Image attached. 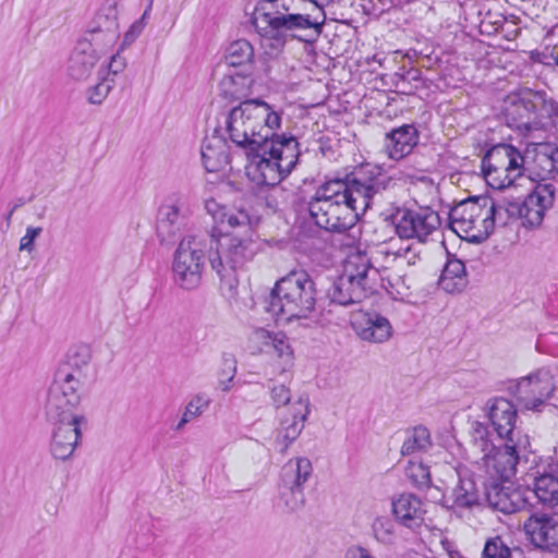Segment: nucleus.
I'll use <instances>...</instances> for the list:
<instances>
[{
  "instance_id": "obj_1",
  "label": "nucleus",
  "mask_w": 558,
  "mask_h": 558,
  "mask_svg": "<svg viewBox=\"0 0 558 558\" xmlns=\"http://www.w3.org/2000/svg\"><path fill=\"white\" fill-rule=\"evenodd\" d=\"M395 184L380 167L367 165L352 178L322 184L308 202L307 210L320 229L342 233L355 226L360 211H365L377 195Z\"/></svg>"
},
{
  "instance_id": "obj_2",
  "label": "nucleus",
  "mask_w": 558,
  "mask_h": 558,
  "mask_svg": "<svg viewBox=\"0 0 558 558\" xmlns=\"http://www.w3.org/2000/svg\"><path fill=\"white\" fill-rule=\"evenodd\" d=\"M251 22L260 36L265 54L271 58L264 71L275 80L272 70L280 65L278 56L287 41H315L322 34L326 14L316 0H258Z\"/></svg>"
},
{
  "instance_id": "obj_3",
  "label": "nucleus",
  "mask_w": 558,
  "mask_h": 558,
  "mask_svg": "<svg viewBox=\"0 0 558 558\" xmlns=\"http://www.w3.org/2000/svg\"><path fill=\"white\" fill-rule=\"evenodd\" d=\"M282 111L262 99H247L233 107L226 117L229 142L244 154L267 148L278 134Z\"/></svg>"
},
{
  "instance_id": "obj_4",
  "label": "nucleus",
  "mask_w": 558,
  "mask_h": 558,
  "mask_svg": "<svg viewBox=\"0 0 558 558\" xmlns=\"http://www.w3.org/2000/svg\"><path fill=\"white\" fill-rule=\"evenodd\" d=\"M317 290L304 270H292L279 279L266 301V311L276 319L307 318L314 311Z\"/></svg>"
},
{
  "instance_id": "obj_5",
  "label": "nucleus",
  "mask_w": 558,
  "mask_h": 558,
  "mask_svg": "<svg viewBox=\"0 0 558 558\" xmlns=\"http://www.w3.org/2000/svg\"><path fill=\"white\" fill-rule=\"evenodd\" d=\"M265 149L245 154L246 173L259 185L275 186L287 178L299 162L300 144L293 135L280 134Z\"/></svg>"
},
{
  "instance_id": "obj_6",
  "label": "nucleus",
  "mask_w": 558,
  "mask_h": 558,
  "mask_svg": "<svg viewBox=\"0 0 558 558\" xmlns=\"http://www.w3.org/2000/svg\"><path fill=\"white\" fill-rule=\"evenodd\" d=\"M379 269L374 267L366 253L350 254L344 264L342 275L328 291L332 303L349 306L361 303L369 294L377 291Z\"/></svg>"
},
{
  "instance_id": "obj_7",
  "label": "nucleus",
  "mask_w": 558,
  "mask_h": 558,
  "mask_svg": "<svg viewBox=\"0 0 558 558\" xmlns=\"http://www.w3.org/2000/svg\"><path fill=\"white\" fill-rule=\"evenodd\" d=\"M217 242L216 230L202 234L184 236L174 254L172 262L173 281L183 290H194L202 282L206 264V255L214 250Z\"/></svg>"
},
{
  "instance_id": "obj_8",
  "label": "nucleus",
  "mask_w": 558,
  "mask_h": 558,
  "mask_svg": "<svg viewBox=\"0 0 558 558\" xmlns=\"http://www.w3.org/2000/svg\"><path fill=\"white\" fill-rule=\"evenodd\" d=\"M223 243L217 234V242L209 253V263L221 281L235 283L236 271L250 263L256 253L255 243L250 239L225 236Z\"/></svg>"
},
{
  "instance_id": "obj_9",
  "label": "nucleus",
  "mask_w": 558,
  "mask_h": 558,
  "mask_svg": "<svg viewBox=\"0 0 558 558\" xmlns=\"http://www.w3.org/2000/svg\"><path fill=\"white\" fill-rule=\"evenodd\" d=\"M482 172L492 187L508 189L523 173V155L511 145H496L484 155Z\"/></svg>"
},
{
  "instance_id": "obj_10",
  "label": "nucleus",
  "mask_w": 558,
  "mask_h": 558,
  "mask_svg": "<svg viewBox=\"0 0 558 558\" xmlns=\"http://www.w3.org/2000/svg\"><path fill=\"white\" fill-rule=\"evenodd\" d=\"M496 208L493 204L488 208L481 207L476 201L465 199L449 213L451 228L457 233H463L470 242L484 241L494 228Z\"/></svg>"
},
{
  "instance_id": "obj_11",
  "label": "nucleus",
  "mask_w": 558,
  "mask_h": 558,
  "mask_svg": "<svg viewBox=\"0 0 558 558\" xmlns=\"http://www.w3.org/2000/svg\"><path fill=\"white\" fill-rule=\"evenodd\" d=\"M539 134H525V172L532 182L558 174V146Z\"/></svg>"
},
{
  "instance_id": "obj_12",
  "label": "nucleus",
  "mask_w": 558,
  "mask_h": 558,
  "mask_svg": "<svg viewBox=\"0 0 558 558\" xmlns=\"http://www.w3.org/2000/svg\"><path fill=\"white\" fill-rule=\"evenodd\" d=\"M396 233L401 239H416L426 242L439 228L441 221L437 211L429 207L398 209L392 216Z\"/></svg>"
},
{
  "instance_id": "obj_13",
  "label": "nucleus",
  "mask_w": 558,
  "mask_h": 558,
  "mask_svg": "<svg viewBox=\"0 0 558 558\" xmlns=\"http://www.w3.org/2000/svg\"><path fill=\"white\" fill-rule=\"evenodd\" d=\"M187 217L185 197L181 194L169 196L158 211L157 234L160 242H172L185 228Z\"/></svg>"
},
{
  "instance_id": "obj_14",
  "label": "nucleus",
  "mask_w": 558,
  "mask_h": 558,
  "mask_svg": "<svg viewBox=\"0 0 558 558\" xmlns=\"http://www.w3.org/2000/svg\"><path fill=\"white\" fill-rule=\"evenodd\" d=\"M557 107L545 92L525 88V134L546 133L553 126Z\"/></svg>"
},
{
  "instance_id": "obj_15",
  "label": "nucleus",
  "mask_w": 558,
  "mask_h": 558,
  "mask_svg": "<svg viewBox=\"0 0 558 558\" xmlns=\"http://www.w3.org/2000/svg\"><path fill=\"white\" fill-rule=\"evenodd\" d=\"M351 326L363 341L384 343L392 337L389 319L377 312L359 311L352 314Z\"/></svg>"
},
{
  "instance_id": "obj_16",
  "label": "nucleus",
  "mask_w": 558,
  "mask_h": 558,
  "mask_svg": "<svg viewBox=\"0 0 558 558\" xmlns=\"http://www.w3.org/2000/svg\"><path fill=\"white\" fill-rule=\"evenodd\" d=\"M82 416H68V421L56 422L52 433L50 452L53 458L65 461L70 459L81 438Z\"/></svg>"
},
{
  "instance_id": "obj_17",
  "label": "nucleus",
  "mask_w": 558,
  "mask_h": 558,
  "mask_svg": "<svg viewBox=\"0 0 558 558\" xmlns=\"http://www.w3.org/2000/svg\"><path fill=\"white\" fill-rule=\"evenodd\" d=\"M310 414V402L308 399H299L292 405L291 417L281 420L280 427L278 429L275 439V449L286 454L290 445L296 440L301 432L304 428V422Z\"/></svg>"
},
{
  "instance_id": "obj_18",
  "label": "nucleus",
  "mask_w": 558,
  "mask_h": 558,
  "mask_svg": "<svg viewBox=\"0 0 558 558\" xmlns=\"http://www.w3.org/2000/svg\"><path fill=\"white\" fill-rule=\"evenodd\" d=\"M488 418L500 439L520 440V430H514L517 410L511 401L495 398L487 402Z\"/></svg>"
},
{
  "instance_id": "obj_19",
  "label": "nucleus",
  "mask_w": 558,
  "mask_h": 558,
  "mask_svg": "<svg viewBox=\"0 0 558 558\" xmlns=\"http://www.w3.org/2000/svg\"><path fill=\"white\" fill-rule=\"evenodd\" d=\"M525 535L537 548L558 547V520L548 514H533L525 522Z\"/></svg>"
},
{
  "instance_id": "obj_20",
  "label": "nucleus",
  "mask_w": 558,
  "mask_h": 558,
  "mask_svg": "<svg viewBox=\"0 0 558 558\" xmlns=\"http://www.w3.org/2000/svg\"><path fill=\"white\" fill-rule=\"evenodd\" d=\"M418 143V132L413 124H403L388 132L385 137V151L392 160H401L410 155Z\"/></svg>"
},
{
  "instance_id": "obj_21",
  "label": "nucleus",
  "mask_w": 558,
  "mask_h": 558,
  "mask_svg": "<svg viewBox=\"0 0 558 558\" xmlns=\"http://www.w3.org/2000/svg\"><path fill=\"white\" fill-rule=\"evenodd\" d=\"M425 512L422 500L413 494H402L392 501L396 521L409 530L416 531L423 525Z\"/></svg>"
},
{
  "instance_id": "obj_22",
  "label": "nucleus",
  "mask_w": 558,
  "mask_h": 558,
  "mask_svg": "<svg viewBox=\"0 0 558 558\" xmlns=\"http://www.w3.org/2000/svg\"><path fill=\"white\" fill-rule=\"evenodd\" d=\"M100 57L87 41H77L72 50L66 65L68 74L75 81H85L93 73Z\"/></svg>"
},
{
  "instance_id": "obj_23",
  "label": "nucleus",
  "mask_w": 558,
  "mask_h": 558,
  "mask_svg": "<svg viewBox=\"0 0 558 558\" xmlns=\"http://www.w3.org/2000/svg\"><path fill=\"white\" fill-rule=\"evenodd\" d=\"M554 189L549 184H535L525 196V228L541 226L545 211L553 205Z\"/></svg>"
},
{
  "instance_id": "obj_24",
  "label": "nucleus",
  "mask_w": 558,
  "mask_h": 558,
  "mask_svg": "<svg viewBox=\"0 0 558 558\" xmlns=\"http://www.w3.org/2000/svg\"><path fill=\"white\" fill-rule=\"evenodd\" d=\"M555 389L553 376L548 369H538L525 377V410L539 411L538 407L550 398Z\"/></svg>"
},
{
  "instance_id": "obj_25",
  "label": "nucleus",
  "mask_w": 558,
  "mask_h": 558,
  "mask_svg": "<svg viewBox=\"0 0 558 558\" xmlns=\"http://www.w3.org/2000/svg\"><path fill=\"white\" fill-rule=\"evenodd\" d=\"M519 441L518 439L512 441L506 440L502 449L496 448L490 456L484 458L487 468H493L501 481H510L515 474L517 464L520 459L517 450Z\"/></svg>"
},
{
  "instance_id": "obj_26",
  "label": "nucleus",
  "mask_w": 558,
  "mask_h": 558,
  "mask_svg": "<svg viewBox=\"0 0 558 558\" xmlns=\"http://www.w3.org/2000/svg\"><path fill=\"white\" fill-rule=\"evenodd\" d=\"M313 473L310 459L299 457L290 459L281 469L280 484L283 487H303Z\"/></svg>"
},
{
  "instance_id": "obj_27",
  "label": "nucleus",
  "mask_w": 558,
  "mask_h": 558,
  "mask_svg": "<svg viewBox=\"0 0 558 558\" xmlns=\"http://www.w3.org/2000/svg\"><path fill=\"white\" fill-rule=\"evenodd\" d=\"M228 142V137L220 138L215 135L207 137L203 142L201 151L202 160L204 168L208 172H216L228 162V154L226 151Z\"/></svg>"
},
{
  "instance_id": "obj_28",
  "label": "nucleus",
  "mask_w": 558,
  "mask_h": 558,
  "mask_svg": "<svg viewBox=\"0 0 558 558\" xmlns=\"http://www.w3.org/2000/svg\"><path fill=\"white\" fill-rule=\"evenodd\" d=\"M118 4L119 0H106L89 22L86 32L107 33L110 38L113 33H119Z\"/></svg>"
},
{
  "instance_id": "obj_29",
  "label": "nucleus",
  "mask_w": 558,
  "mask_h": 558,
  "mask_svg": "<svg viewBox=\"0 0 558 558\" xmlns=\"http://www.w3.org/2000/svg\"><path fill=\"white\" fill-rule=\"evenodd\" d=\"M468 286L465 265L458 258L449 259L439 278V287L448 293H460Z\"/></svg>"
},
{
  "instance_id": "obj_30",
  "label": "nucleus",
  "mask_w": 558,
  "mask_h": 558,
  "mask_svg": "<svg viewBox=\"0 0 558 558\" xmlns=\"http://www.w3.org/2000/svg\"><path fill=\"white\" fill-rule=\"evenodd\" d=\"M533 477V494L542 505L554 508L558 506V477L550 473H529Z\"/></svg>"
},
{
  "instance_id": "obj_31",
  "label": "nucleus",
  "mask_w": 558,
  "mask_h": 558,
  "mask_svg": "<svg viewBox=\"0 0 558 558\" xmlns=\"http://www.w3.org/2000/svg\"><path fill=\"white\" fill-rule=\"evenodd\" d=\"M253 340L260 342V351L266 353H276L279 357L291 361L292 351L288 339L282 333H270L269 331L258 328L253 332Z\"/></svg>"
},
{
  "instance_id": "obj_32",
  "label": "nucleus",
  "mask_w": 558,
  "mask_h": 558,
  "mask_svg": "<svg viewBox=\"0 0 558 558\" xmlns=\"http://www.w3.org/2000/svg\"><path fill=\"white\" fill-rule=\"evenodd\" d=\"M61 393L63 392L58 386H50L47 396L46 413L54 422L68 421V416H76L72 413V409L76 403L70 402L69 398Z\"/></svg>"
},
{
  "instance_id": "obj_33",
  "label": "nucleus",
  "mask_w": 558,
  "mask_h": 558,
  "mask_svg": "<svg viewBox=\"0 0 558 558\" xmlns=\"http://www.w3.org/2000/svg\"><path fill=\"white\" fill-rule=\"evenodd\" d=\"M489 505L504 513H514L523 508V496L520 492L508 493L504 488L494 487L487 493Z\"/></svg>"
},
{
  "instance_id": "obj_34",
  "label": "nucleus",
  "mask_w": 558,
  "mask_h": 558,
  "mask_svg": "<svg viewBox=\"0 0 558 558\" xmlns=\"http://www.w3.org/2000/svg\"><path fill=\"white\" fill-rule=\"evenodd\" d=\"M223 58L228 66H251L255 58V52L248 40L238 39L227 47Z\"/></svg>"
},
{
  "instance_id": "obj_35",
  "label": "nucleus",
  "mask_w": 558,
  "mask_h": 558,
  "mask_svg": "<svg viewBox=\"0 0 558 558\" xmlns=\"http://www.w3.org/2000/svg\"><path fill=\"white\" fill-rule=\"evenodd\" d=\"M430 447L432 438L429 430L425 426L418 425L407 432L401 447V454L415 456L426 452Z\"/></svg>"
},
{
  "instance_id": "obj_36",
  "label": "nucleus",
  "mask_w": 558,
  "mask_h": 558,
  "mask_svg": "<svg viewBox=\"0 0 558 558\" xmlns=\"http://www.w3.org/2000/svg\"><path fill=\"white\" fill-rule=\"evenodd\" d=\"M452 507L472 508L480 504V493L472 478H460L451 493Z\"/></svg>"
},
{
  "instance_id": "obj_37",
  "label": "nucleus",
  "mask_w": 558,
  "mask_h": 558,
  "mask_svg": "<svg viewBox=\"0 0 558 558\" xmlns=\"http://www.w3.org/2000/svg\"><path fill=\"white\" fill-rule=\"evenodd\" d=\"M51 386H58L59 389L64 392L61 393L69 398L70 402H80V390L81 384V371L68 372L66 369H59Z\"/></svg>"
},
{
  "instance_id": "obj_38",
  "label": "nucleus",
  "mask_w": 558,
  "mask_h": 558,
  "mask_svg": "<svg viewBox=\"0 0 558 558\" xmlns=\"http://www.w3.org/2000/svg\"><path fill=\"white\" fill-rule=\"evenodd\" d=\"M219 92L226 99L238 100L246 96L247 84L244 75H225L219 82Z\"/></svg>"
},
{
  "instance_id": "obj_39",
  "label": "nucleus",
  "mask_w": 558,
  "mask_h": 558,
  "mask_svg": "<svg viewBox=\"0 0 558 558\" xmlns=\"http://www.w3.org/2000/svg\"><path fill=\"white\" fill-rule=\"evenodd\" d=\"M210 400L203 393L195 395L185 405L184 412L173 429L181 432L184 426L201 416L209 407Z\"/></svg>"
},
{
  "instance_id": "obj_40",
  "label": "nucleus",
  "mask_w": 558,
  "mask_h": 558,
  "mask_svg": "<svg viewBox=\"0 0 558 558\" xmlns=\"http://www.w3.org/2000/svg\"><path fill=\"white\" fill-rule=\"evenodd\" d=\"M374 537L377 542L391 545L397 539L396 522L388 517H378L372 524Z\"/></svg>"
},
{
  "instance_id": "obj_41",
  "label": "nucleus",
  "mask_w": 558,
  "mask_h": 558,
  "mask_svg": "<svg viewBox=\"0 0 558 558\" xmlns=\"http://www.w3.org/2000/svg\"><path fill=\"white\" fill-rule=\"evenodd\" d=\"M280 501L284 511L292 513L301 510L305 504L304 487H283L280 484Z\"/></svg>"
},
{
  "instance_id": "obj_42",
  "label": "nucleus",
  "mask_w": 558,
  "mask_h": 558,
  "mask_svg": "<svg viewBox=\"0 0 558 558\" xmlns=\"http://www.w3.org/2000/svg\"><path fill=\"white\" fill-rule=\"evenodd\" d=\"M488 427L481 422H474L472 425V439L474 445L483 452L484 458L490 456L496 450V445L490 438Z\"/></svg>"
},
{
  "instance_id": "obj_43",
  "label": "nucleus",
  "mask_w": 558,
  "mask_h": 558,
  "mask_svg": "<svg viewBox=\"0 0 558 558\" xmlns=\"http://www.w3.org/2000/svg\"><path fill=\"white\" fill-rule=\"evenodd\" d=\"M114 86V80L109 75L99 77L97 84L87 89V100L93 105H100L108 97Z\"/></svg>"
},
{
  "instance_id": "obj_44",
  "label": "nucleus",
  "mask_w": 558,
  "mask_h": 558,
  "mask_svg": "<svg viewBox=\"0 0 558 558\" xmlns=\"http://www.w3.org/2000/svg\"><path fill=\"white\" fill-rule=\"evenodd\" d=\"M519 550V548H513ZM483 558H512V549L500 536L489 537L485 542Z\"/></svg>"
},
{
  "instance_id": "obj_45",
  "label": "nucleus",
  "mask_w": 558,
  "mask_h": 558,
  "mask_svg": "<svg viewBox=\"0 0 558 558\" xmlns=\"http://www.w3.org/2000/svg\"><path fill=\"white\" fill-rule=\"evenodd\" d=\"M495 208L496 214L504 210L509 219L518 220L522 217L523 199L521 195H514L511 191H508L501 203L498 206H495Z\"/></svg>"
},
{
  "instance_id": "obj_46",
  "label": "nucleus",
  "mask_w": 558,
  "mask_h": 558,
  "mask_svg": "<svg viewBox=\"0 0 558 558\" xmlns=\"http://www.w3.org/2000/svg\"><path fill=\"white\" fill-rule=\"evenodd\" d=\"M119 37V33H113L112 38L107 33L100 32H86V36L80 41H87L90 44L94 51H99V57L108 48L112 47Z\"/></svg>"
},
{
  "instance_id": "obj_47",
  "label": "nucleus",
  "mask_w": 558,
  "mask_h": 558,
  "mask_svg": "<svg viewBox=\"0 0 558 558\" xmlns=\"http://www.w3.org/2000/svg\"><path fill=\"white\" fill-rule=\"evenodd\" d=\"M252 219L244 209L227 210L225 214V225L231 229H239L243 232L251 231Z\"/></svg>"
},
{
  "instance_id": "obj_48",
  "label": "nucleus",
  "mask_w": 558,
  "mask_h": 558,
  "mask_svg": "<svg viewBox=\"0 0 558 558\" xmlns=\"http://www.w3.org/2000/svg\"><path fill=\"white\" fill-rule=\"evenodd\" d=\"M378 288H384L391 294L396 293L397 295L402 296L407 294L408 290L410 289V286L405 283V278L403 277L398 276L396 278H385L379 271L377 289Z\"/></svg>"
},
{
  "instance_id": "obj_49",
  "label": "nucleus",
  "mask_w": 558,
  "mask_h": 558,
  "mask_svg": "<svg viewBox=\"0 0 558 558\" xmlns=\"http://www.w3.org/2000/svg\"><path fill=\"white\" fill-rule=\"evenodd\" d=\"M407 475L417 487H426L430 483L428 468L422 463L410 462L407 468Z\"/></svg>"
},
{
  "instance_id": "obj_50",
  "label": "nucleus",
  "mask_w": 558,
  "mask_h": 558,
  "mask_svg": "<svg viewBox=\"0 0 558 558\" xmlns=\"http://www.w3.org/2000/svg\"><path fill=\"white\" fill-rule=\"evenodd\" d=\"M68 357L70 365L75 367V371H80L82 366H86L89 363L92 359L90 349L89 347L83 344L74 347L69 352Z\"/></svg>"
},
{
  "instance_id": "obj_51",
  "label": "nucleus",
  "mask_w": 558,
  "mask_h": 558,
  "mask_svg": "<svg viewBox=\"0 0 558 558\" xmlns=\"http://www.w3.org/2000/svg\"><path fill=\"white\" fill-rule=\"evenodd\" d=\"M223 364L229 368V377H220L219 379V388L227 392L231 389L233 378L236 374V361L232 354H223L222 356Z\"/></svg>"
},
{
  "instance_id": "obj_52",
  "label": "nucleus",
  "mask_w": 558,
  "mask_h": 558,
  "mask_svg": "<svg viewBox=\"0 0 558 558\" xmlns=\"http://www.w3.org/2000/svg\"><path fill=\"white\" fill-rule=\"evenodd\" d=\"M40 227H27L25 234L20 240V251L32 252L34 250V242L41 233Z\"/></svg>"
},
{
  "instance_id": "obj_53",
  "label": "nucleus",
  "mask_w": 558,
  "mask_h": 558,
  "mask_svg": "<svg viewBox=\"0 0 558 558\" xmlns=\"http://www.w3.org/2000/svg\"><path fill=\"white\" fill-rule=\"evenodd\" d=\"M205 209L208 215H210L215 222L225 225V214L227 211L226 207L221 206L218 202L210 198L205 202Z\"/></svg>"
},
{
  "instance_id": "obj_54",
  "label": "nucleus",
  "mask_w": 558,
  "mask_h": 558,
  "mask_svg": "<svg viewBox=\"0 0 558 558\" xmlns=\"http://www.w3.org/2000/svg\"><path fill=\"white\" fill-rule=\"evenodd\" d=\"M144 28L145 26H143L142 21H134L129 29L124 33L121 49L131 46L143 33Z\"/></svg>"
},
{
  "instance_id": "obj_55",
  "label": "nucleus",
  "mask_w": 558,
  "mask_h": 558,
  "mask_svg": "<svg viewBox=\"0 0 558 558\" xmlns=\"http://www.w3.org/2000/svg\"><path fill=\"white\" fill-rule=\"evenodd\" d=\"M271 398L276 407L286 405L291 400L289 388L284 385L271 387Z\"/></svg>"
},
{
  "instance_id": "obj_56",
  "label": "nucleus",
  "mask_w": 558,
  "mask_h": 558,
  "mask_svg": "<svg viewBox=\"0 0 558 558\" xmlns=\"http://www.w3.org/2000/svg\"><path fill=\"white\" fill-rule=\"evenodd\" d=\"M126 66V60L124 57L120 54V52H117L116 54L111 56L110 61L107 65L108 73L106 75H109V77L114 76L119 73H121Z\"/></svg>"
},
{
  "instance_id": "obj_57",
  "label": "nucleus",
  "mask_w": 558,
  "mask_h": 558,
  "mask_svg": "<svg viewBox=\"0 0 558 558\" xmlns=\"http://www.w3.org/2000/svg\"><path fill=\"white\" fill-rule=\"evenodd\" d=\"M345 558H375L364 547H351L345 553Z\"/></svg>"
},
{
  "instance_id": "obj_58",
  "label": "nucleus",
  "mask_w": 558,
  "mask_h": 558,
  "mask_svg": "<svg viewBox=\"0 0 558 558\" xmlns=\"http://www.w3.org/2000/svg\"><path fill=\"white\" fill-rule=\"evenodd\" d=\"M421 78V72L418 70H415V69H411L407 72L405 75H403L401 78H400V83H398V86H400L402 88V93L404 94H408L410 93V90H407L403 85L405 83L407 80H414V81H418Z\"/></svg>"
},
{
  "instance_id": "obj_59",
  "label": "nucleus",
  "mask_w": 558,
  "mask_h": 558,
  "mask_svg": "<svg viewBox=\"0 0 558 558\" xmlns=\"http://www.w3.org/2000/svg\"><path fill=\"white\" fill-rule=\"evenodd\" d=\"M150 10H151V4H149L146 10L144 11V13L142 14V16L137 20V21H142L143 22V26L146 27L147 25V20L149 19V14H150Z\"/></svg>"
},
{
  "instance_id": "obj_60",
  "label": "nucleus",
  "mask_w": 558,
  "mask_h": 558,
  "mask_svg": "<svg viewBox=\"0 0 558 558\" xmlns=\"http://www.w3.org/2000/svg\"><path fill=\"white\" fill-rule=\"evenodd\" d=\"M26 203L24 198H19L16 203L12 206L13 210H16L19 207L23 206Z\"/></svg>"
},
{
  "instance_id": "obj_61",
  "label": "nucleus",
  "mask_w": 558,
  "mask_h": 558,
  "mask_svg": "<svg viewBox=\"0 0 558 558\" xmlns=\"http://www.w3.org/2000/svg\"><path fill=\"white\" fill-rule=\"evenodd\" d=\"M221 377H229V368L223 364V369L221 372Z\"/></svg>"
},
{
  "instance_id": "obj_62",
  "label": "nucleus",
  "mask_w": 558,
  "mask_h": 558,
  "mask_svg": "<svg viewBox=\"0 0 558 558\" xmlns=\"http://www.w3.org/2000/svg\"><path fill=\"white\" fill-rule=\"evenodd\" d=\"M15 210H13L12 208L10 209V211L8 213L7 217H5V220L8 222V225L11 222V218H12V215Z\"/></svg>"
}]
</instances>
